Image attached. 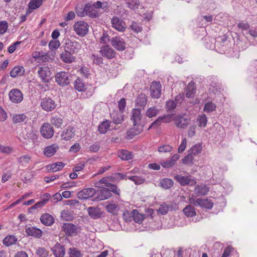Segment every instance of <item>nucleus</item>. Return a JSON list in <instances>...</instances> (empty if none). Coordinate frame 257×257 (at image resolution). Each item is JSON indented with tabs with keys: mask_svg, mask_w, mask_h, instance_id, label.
Listing matches in <instances>:
<instances>
[{
	"mask_svg": "<svg viewBox=\"0 0 257 257\" xmlns=\"http://www.w3.org/2000/svg\"><path fill=\"white\" fill-rule=\"evenodd\" d=\"M103 192L93 188H87L79 191L77 194V197L81 200L90 199L93 201H98L109 198V193L105 195Z\"/></svg>",
	"mask_w": 257,
	"mask_h": 257,
	"instance_id": "1",
	"label": "nucleus"
},
{
	"mask_svg": "<svg viewBox=\"0 0 257 257\" xmlns=\"http://www.w3.org/2000/svg\"><path fill=\"white\" fill-rule=\"evenodd\" d=\"M131 113V120L133 122L134 127L127 132L130 139H132L135 136L140 134L143 131V127L140 125L142 117L141 110L138 108H134Z\"/></svg>",
	"mask_w": 257,
	"mask_h": 257,
	"instance_id": "2",
	"label": "nucleus"
},
{
	"mask_svg": "<svg viewBox=\"0 0 257 257\" xmlns=\"http://www.w3.org/2000/svg\"><path fill=\"white\" fill-rule=\"evenodd\" d=\"M95 187L101 188L98 190V191H103V194L106 195L109 193V198L111 196V191H112V177H105L94 183Z\"/></svg>",
	"mask_w": 257,
	"mask_h": 257,
	"instance_id": "3",
	"label": "nucleus"
},
{
	"mask_svg": "<svg viewBox=\"0 0 257 257\" xmlns=\"http://www.w3.org/2000/svg\"><path fill=\"white\" fill-rule=\"evenodd\" d=\"M73 27L75 33L80 37L85 36L88 32L89 25L83 21L76 22Z\"/></svg>",
	"mask_w": 257,
	"mask_h": 257,
	"instance_id": "4",
	"label": "nucleus"
},
{
	"mask_svg": "<svg viewBox=\"0 0 257 257\" xmlns=\"http://www.w3.org/2000/svg\"><path fill=\"white\" fill-rule=\"evenodd\" d=\"M173 121L176 127L184 128L188 125L190 119L185 114H180L175 115Z\"/></svg>",
	"mask_w": 257,
	"mask_h": 257,
	"instance_id": "5",
	"label": "nucleus"
},
{
	"mask_svg": "<svg viewBox=\"0 0 257 257\" xmlns=\"http://www.w3.org/2000/svg\"><path fill=\"white\" fill-rule=\"evenodd\" d=\"M174 179L182 186H193L196 183L195 179L190 175L182 176L178 174L174 176Z\"/></svg>",
	"mask_w": 257,
	"mask_h": 257,
	"instance_id": "6",
	"label": "nucleus"
},
{
	"mask_svg": "<svg viewBox=\"0 0 257 257\" xmlns=\"http://www.w3.org/2000/svg\"><path fill=\"white\" fill-rule=\"evenodd\" d=\"M189 201L196 206H200L202 208L210 209L212 208L213 203L208 199H197L196 200L191 198Z\"/></svg>",
	"mask_w": 257,
	"mask_h": 257,
	"instance_id": "7",
	"label": "nucleus"
},
{
	"mask_svg": "<svg viewBox=\"0 0 257 257\" xmlns=\"http://www.w3.org/2000/svg\"><path fill=\"white\" fill-rule=\"evenodd\" d=\"M70 75L68 72L61 71L58 72L55 76V81L60 86H65L70 83Z\"/></svg>",
	"mask_w": 257,
	"mask_h": 257,
	"instance_id": "8",
	"label": "nucleus"
},
{
	"mask_svg": "<svg viewBox=\"0 0 257 257\" xmlns=\"http://www.w3.org/2000/svg\"><path fill=\"white\" fill-rule=\"evenodd\" d=\"M64 49L70 52L73 54H77L82 49L81 44L76 41L68 40L65 43Z\"/></svg>",
	"mask_w": 257,
	"mask_h": 257,
	"instance_id": "9",
	"label": "nucleus"
},
{
	"mask_svg": "<svg viewBox=\"0 0 257 257\" xmlns=\"http://www.w3.org/2000/svg\"><path fill=\"white\" fill-rule=\"evenodd\" d=\"M125 105V100L124 98H122L118 102L119 112L117 113V116L116 117L115 116L113 117V123L116 124H121L124 117L122 110L124 109Z\"/></svg>",
	"mask_w": 257,
	"mask_h": 257,
	"instance_id": "10",
	"label": "nucleus"
},
{
	"mask_svg": "<svg viewBox=\"0 0 257 257\" xmlns=\"http://www.w3.org/2000/svg\"><path fill=\"white\" fill-rule=\"evenodd\" d=\"M38 74L41 80L46 83L49 81L52 72L48 66H43L39 68Z\"/></svg>",
	"mask_w": 257,
	"mask_h": 257,
	"instance_id": "11",
	"label": "nucleus"
},
{
	"mask_svg": "<svg viewBox=\"0 0 257 257\" xmlns=\"http://www.w3.org/2000/svg\"><path fill=\"white\" fill-rule=\"evenodd\" d=\"M9 97L12 102L19 103L23 99V94L19 89L14 88L10 91Z\"/></svg>",
	"mask_w": 257,
	"mask_h": 257,
	"instance_id": "12",
	"label": "nucleus"
},
{
	"mask_svg": "<svg viewBox=\"0 0 257 257\" xmlns=\"http://www.w3.org/2000/svg\"><path fill=\"white\" fill-rule=\"evenodd\" d=\"M41 135L45 139H49L53 137L54 131L53 127L49 123H44L40 129Z\"/></svg>",
	"mask_w": 257,
	"mask_h": 257,
	"instance_id": "13",
	"label": "nucleus"
},
{
	"mask_svg": "<svg viewBox=\"0 0 257 257\" xmlns=\"http://www.w3.org/2000/svg\"><path fill=\"white\" fill-rule=\"evenodd\" d=\"M62 230L68 236H75L77 234V227L72 223H64L62 226Z\"/></svg>",
	"mask_w": 257,
	"mask_h": 257,
	"instance_id": "14",
	"label": "nucleus"
},
{
	"mask_svg": "<svg viewBox=\"0 0 257 257\" xmlns=\"http://www.w3.org/2000/svg\"><path fill=\"white\" fill-rule=\"evenodd\" d=\"M41 106L42 109L47 111H51L55 108L56 104L52 99L44 98L41 101Z\"/></svg>",
	"mask_w": 257,
	"mask_h": 257,
	"instance_id": "15",
	"label": "nucleus"
},
{
	"mask_svg": "<svg viewBox=\"0 0 257 257\" xmlns=\"http://www.w3.org/2000/svg\"><path fill=\"white\" fill-rule=\"evenodd\" d=\"M76 130L74 127L68 126L64 129L61 134V139L65 141H70L75 135Z\"/></svg>",
	"mask_w": 257,
	"mask_h": 257,
	"instance_id": "16",
	"label": "nucleus"
},
{
	"mask_svg": "<svg viewBox=\"0 0 257 257\" xmlns=\"http://www.w3.org/2000/svg\"><path fill=\"white\" fill-rule=\"evenodd\" d=\"M161 84L160 82L154 81L151 86V95L152 97L159 98L161 94Z\"/></svg>",
	"mask_w": 257,
	"mask_h": 257,
	"instance_id": "17",
	"label": "nucleus"
},
{
	"mask_svg": "<svg viewBox=\"0 0 257 257\" xmlns=\"http://www.w3.org/2000/svg\"><path fill=\"white\" fill-rule=\"evenodd\" d=\"M59 145L56 143L48 146L44 149V155L47 157H51L59 150Z\"/></svg>",
	"mask_w": 257,
	"mask_h": 257,
	"instance_id": "18",
	"label": "nucleus"
},
{
	"mask_svg": "<svg viewBox=\"0 0 257 257\" xmlns=\"http://www.w3.org/2000/svg\"><path fill=\"white\" fill-rule=\"evenodd\" d=\"M70 52L68 51L66 49H64V51L60 55V58L65 63H72L75 60V57Z\"/></svg>",
	"mask_w": 257,
	"mask_h": 257,
	"instance_id": "19",
	"label": "nucleus"
},
{
	"mask_svg": "<svg viewBox=\"0 0 257 257\" xmlns=\"http://www.w3.org/2000/svg\"><path fill=\"white\" fill-rule=\"evenodd\" d=\"M26 232L28 235L32 236L37 238H40L43 234V232L40 229L33 226L26 228Z\"/></svg>",
	"mask_w": 257,
	"mask_h": 257,
	"instance_id": "20",
	"label": "nucleus"
},
{
	"mask_svg": "<svg viewBox=\"0 0 257 257\" xmlns=\"http://www.w3.org/2000/svg\"><path fill=\"white\" fill-rule=\"evenodd\" d=\"M52 251L56 257H63L65 253L64 247L60 243H57L53 247Z\"/></svg>",
	"mask_w": 257,
	"mask_h": 257,
	"instance_id": "21",
	"label": "nucleus"
},
{
	"mask_svg": "<svg viewBox=\"0 0 257 257\" xmlns=\"http://www.w3.org/2000/svg\"><path fill=\"white\" fill-rule=\"evenodd\" d=\"M100 53L103 57L108 59L112 58V50L110 47V45H106L102 46Z\"/></svg>",
	"mask_w": 257,
	"mask_h": 257,
	"instance_id": "22",
	"label": "nucleus"
},
{
	"mask_svg": "<svg viewBox=\"0 0 257 257\" xmlns=\"http://www.w3.org/2000/svg\"><path fill=\"white\" fill-rule=\"evenodd\" d=\"M25 71L24 67L22 66H16L10 71V75L12 77L15 78L17 76L23 75Z\"/></svg>",
	"mask_w": 257,
	"mask_h": 257,
	"instance_id": "23",
	"label": "nucleus"
},
{
	"mask_svg": "<svg viewBox=\"0 0 257 257\" xmlns=\"http://www.w3.org/2000/svg\"><path fill=\"white\" fill-rule=\"evenodd\" d=\"M113 28L118 31L123 32L126 29V25L122 20L113 17Z\"/></svg>",
	"mask_w": 257,
	"mask_h": 257,
	"instance_id": "24",
	"label": "nucleus"
},
{
	"mask_svg": "<svg viewBox=\"0 0 257 257\" xmlns=\"http://www.w3.org/2000/svg\"><path fill=\"white\" fill-rule=\"evenodd\" d=\"M51 195L49 193H45L42 195L41 197V200L35 203L32 207L33 208L37 209L41 208L44 206L49 201Z\"/></svg>",
	"mask_w": 257,
	"mask_h": 257,
	"instance_id": "25",
	"label": "nucleus"
},
{
	"mask_svg": "<svg viewBox=\"0 0 257 257\" xmlns=\"http://www.w3.org/2000/svg\"><path fill=\"white\" fill-rule=\"evenodd\" d=\"M147 102V96L144 93H141L136 98V106L144 108L146 105Z\"/></svg>",
	"mask_w": 257,
	"mask_h": 257,
	"instance_id": "26",
	"label": "nucleus"
},
{
	"mask_svg": "<svg viewBox=\"0 0 257 257\" xmlns=\"http://www.w3.org/2000/svg\"><path fill=\"white\" fill-rule=\"evenodd\" d=\"M65 164L60 162L49 164L46 166V168L48 171L55 172L62 170Z\"/></svg>",
	"mask_w": 257,
	"mask_h": 257,
	"instance_id": "27",
	"label": "nucleus"
},
{
	"mask_svg": "<svg viewBox=\"0 0 257 257\" xmlns=\"http://www.w3.org/2000/svg\"><path fill=\"white\" fill-rule=\"evenodd\" d=\"M40 220L43 224L48 226L51 225L54 222L53 217L48 213L43 214L41 217Z\"/></svg>",
	"mask_w": 257,
	"mask_h": 257,
	"instance_id": "28",
	"label": "nucleus"
},
{
	"mask_svg": "<svg viewBox=\"0 0 257 257\" xmlns=\"http://www.w3.org/2000/svg\"><path fill=\"white\" fill-rule=\"evenodd\" d=\"M185 91L186 96L187 98L193 97L196 92L195 83L193 81L189 82L187 86Z\"/></svg>",
	"mask_w": 257,
	"mask_h": 257,
	"instance_id": "29",
	"label": "nucleus"
},
{
	"mask_svg": "<svg viewBox=\"0 0 257 257\" xmlns=\"http://www.w3.org/2000/svg\"><path fill=\"white\" fill-rule=\"evenodd\" d=\"M118 156L122 160H130L133 158V153L126 150H121L118 152Z\"/></svg>",
	"mask_w": 257,
	"mask_h": 257,
	"instance_id": "30",
	"label": "nucleus"
},
{
	"mask_svg": "<svg viewBox=\"0 0 257 257\" xmlns=\"http://www.w3.org/2000/svg\"><path fill=\"white\" fill-rule=\"evenodd\" d=\"M131 216L133 218L135 222L141 224L144 219V215L134 209L131 212Z\"/></svg>",
	"mask_w": 257,
	"mask_h": 257,
	"instance_id": "31",
	"label": "nucleus"
},
{
	"mask_svg": "<svg viewBox=\"0 0 257 257\" xmlns=\"http://www.w3.org/2000/svg\"><path fill=\"white\" fill-rule=\"evenodd\" d=\"M113 47L118 51L124 50L125 45L123 40L119 37L113 38Z\"/></svg>",
	"mask_w": 257,
	"mask_h": 257,
	"instance_id": "32",
	"label": "nucleus"
},
{
	"mask_svg": "<svg viewBox=\"0 0 257 257\" xmlns=\"http://www.w3.org/2000/svg\"><path fill=\"white\" fill-rule=\"evenodd\" d=\"M50 122L56 128H60L63 124V120L61 117L58 115H53L51 117Z\"/></svg>",
	"mask_w": 257,
	"mask_h": 257,
	"instance_id": "33",
	"label": "nucleus"
},
{
	"mask_svg": "<svg viewBox=\"0 0 257 257\" xmlns=\"http://www.w3.org/2000/svg\"><path fill=\"white\" fill-rule=\"evenodd\" d=\"M209 189L206 185L201 184L195 188V193L197 196L205 195L208 192Z\"/></svg>",
	"mask_w": 257,
	"mask_h": 257,
	"instance_id": "34",
	"label": "nucleus"
},
{
	"mask_svg": "<svg viewBox=\"0 0 257 257\" xmlns=\"http://www.w3.org/2000/svg\"><path fill=\"white\" fill-rule=\"evenodd\" d=\"M159 184L163 189H169L173 186L174 182L171 179L163 178L160 180Z\"/></svg>",
	"mask_w": 257,
	"mask_h": 257,
	"instance_id": "35",
	"label": "nucleus"
},
{
	"mask_svg": "<svg viewBox=\"0 0 257 257\" xmlns=\"http://www.w3.org/2000/svg\"><path fill=\"white\" fill-rule=\"evenodd\" d=\"M159 112V109L157 108L156 106H152L147 109L146 115L149 118H152L157 116Z\"/></svg>",
	"mask_w": 257,
	"mask_h": 257,
	"instance_id": "36",
	"label": "nucleus"
},
{
	"mask_svg": "<svg viewBox=\"0 0 257 257\" xmlns=\"http://www.w3.org/2000/svg\"><path fill=\"white\" fill-rule=\"evenodd\" d=\"M202 150V145L200 143L197 144L193 146L188 151L189 153L193 156H197L200 154Z\"/></svg>",
	"mask_w": 257,
	"mask_h": 257,
	"instance_id": "37",
	"label": "nucleus"
},
{
	"mask_svg": "<svg viewBox=\"0 0 257 257\" xmlns=\"http://www.w3.org/2000/svg\"><path fill=\"white\" fill-rule=\"evenodd\" d=\"M17 241V238L15 235H8L3 240V243L7 246L15 244Z\"/></svg>",
	"mask_w": 257,
	"mask_h": 257,
	"instance_id": "38",
	"label": "nucleus"
},
{
	"mask_svg": "<svg viewBox=\"0 0 257 257\" xmlns=\"http://www.w3.org/2000/svg\"><path fill=\"white\" fill-rule=\"evenodd\" d=\"M61 217L66 221L72 220L74 218L73 212L68 210H64L61 213Z\"/></svg>",
	"mask_w": 257,
	"mask_h": 257,
	"instance_id": "39",
	"label": "nucleus"
},
{
	"mask_svg": "<svg viewBox=\"0 0 257 257\" xmlns=\"http://www.w3.org/2000/svg\"><path fill=\"white\" fill-rule=\"evenodd\" d=\"M207 118L205 114L199 115L197 118V122L200 127H205L207 122Z\"/></svg>",
	"mask_w": 257,
	"mask_h": 257,
	"instance_id": "40",
	"label": "nucleus"
},
{
	"mask_svg": "<svg viewBox=\"0 0 257 257\" xmlns=\"http://www.w3.org/2000/svg\"><path fill=\"white\" fill-rule=\"evenodd\" d=\"M127 179L133 181L136 185H141L143 184L146 179L141 176H128Z\"/></svg>",
	"mask_w": 257,
	"mask_h": 257,
	"instance_id": "41",
	"label": "nucleus"
},
{
	"mask_svg": "<svg viewBox=\"0 0 257 257\" xmlns=\"http://www.w3.org/2000/svg\"><path fill=\"white\" fill-rule=\"evenodd\" d=\"M110 127V122L106 120L102 122L98 127V131L101 134H105Z\"/></svg>",
	"mask_w": 257,
	"mask_h": 257,
	"instance_id": "42",
	"label": "nucleus"
},
{
	"mask_svg": "<svg viewBox=\"0 0 257 257\" xmlns=\"http://www.w3.org/2000/svg\"><path fill=\"white\" fill-rule=\"evenodd\" d=\"M88 213L89 215L93 218H98L100 216V214L98 209L89 207L87 209Z\"/></svg>",
	"mask_w": 257,
	"mask_h": 257,
	"instance_id": "43",
	"label": "nucleus"
},
{
	"mask_svg": "<svg viewBox=\"0 0 257 257\" xmlns=\"http://www.w3.org/2000/svg\"><path fill=\"white\" fill-rule=\"evenodd\" d=\"M183 212L188 217H193L196 215V212L194 208L188 205L183 209Z\"/></svg>",
	"mask_w": 257,
	"mask_h": 257,
	"instance_id": "44",
	"label": "nucleus"
},
{
	"mask_svg": "<svg viewBox=\"0 0 257 257\" xmlns=\"http://www.w3.org/2000/svg\"><path fill=\"white\" fill-rule=\"evenodd\" d=\"M27 118V116L25 114H15L13 117V122L16 124L24 122Z\"/></svg>",
	"mask_w": 257,
	"mask_h": 257,
	"instance_id": "45",
	"label": "nucleus"
},
{
	"mask_svg": "<svg viewBox=\"0 0 257 257\" xmlns=\"http://www.w3.org/2000/svg\"><path fill=\"white\" fill-rule=\"evenodd\" d=\"M31 161V157L29 155H26L20 157L18 159V162L23 166H26Z\"/></svg>",
	"mask_w": 257,
	"mask_h": 257,
	"instance_id": "46",
	"label": "nucleus"
},
{
	"mask_svg": "<svg viewBox=\"0 0 257 257\" xmlns=\"http://www.w3.org/2000/svg\"><path fill=\"white\" fill-rule=\"evenodd\" d=\"M74 87L78 91H82L85 90V85L84 83L79 78L76 79L75 81Z\"/></svg>",
	"mask_w": 257,
	"mask_h": 257,
	"instance_id": "47",
	"label": "nucleus"
},
{
	"mask_svg": "<svg viewBox=\"0 0 257 257\" xmlns=\"http://www.w3.org/2000/svg\"><path fill=\"white\" fill-rule=\"evenodd\" d=\"M194 156L189 153L186 156L182 159V162L184 164L190 165L194 163Z\"/></svg>",
	"mask_w": 257,
	"mask_h": 257,
	"instance_id": "48",
	"label": "nucleus"
},
{
	"mask_svg": "<svg viewBox=\"0 0 257 257\" xmlns=\"http://www.w3.org/2000/svg\"><path fill=\"white\" fill-rule=\"evenodd\" d=\"M216 105L212 102L206 103L204 107L203 110L206 112H211L216 109Z\"/></svg>",
	"mask_w": 257,
	"mask_h": 257,
	"instance_id": "49",
	"label": "nucleus"
},
{
	"mask_svg": "<svg viewBox=\"0 0 257 257\" xmlns=\"http://www.w3.org/2000/svg\"><path fill=\"white\" fill-rule=\"evenodd\" d=\"M174 116L175 115L173 114H168L159 117L162 122L169 123L173 120Z\"/></svg>",
	"mask_w": 257,
	"mask_h": 257,
	"instance_id": "50",
	"label": "nucleus"
},
{
	"mask_svg": "<svg viewBox=\"0 0 257 257\" xmlns=\"http://www.w3.org/2000/svg\"><path fill=\"white\" fill-rule=\"evenodd\" d=\"M33 57L35 59H38L39 61H45L48 59V57L47 54H43L42 53L39 52H35L33 54Z\"/></svg>",
	"mask_w": 257,
	"mask_h": 257,
	"instance_id": "51",
	"label": "nucleus"
},
{
	"mask_svg": "<svg viewBox=\"0 0 257 257\" xmlns=\"http://www.w3.org/2000/svg\"><path fill=\"white\" fill-rule=\"evenodd\" d=\"M69 257H81L82 253L80 251L74 247L70 248L68 251Z\"/></svg>",
	"mask_w": 257,
	"mask_h": 257,
	"instance_id": "52",
	"label": "nucleus"
},
{
	"mask_svg": "<svg viewBox=\"0 0 257 257\" xmlns=\"http://www.w3.org/2000/svg\"><path fill=\"white\" fill-rule=\"evenodd\" d=\"M177 103L176 101L169 100L166 103L165 107L167 111L173 110L176 107Z\"/></svg>",
	"mask_w": 257,
	"mask_h": 257,
	"instance_id": "53",
	"label": "nucleus"
},
{
	"mask_svg": "<svg viewBox=\"0 0 257 257\" xmlns=\"http://www.w3.org/2000/svg\"><path fill=\"white\" fill-rule=\"evenodd\" d=\"M100 43L103 45H112V40H110L107 34L103 33L100 39Z\"/></svg>",
	"mask_w": 257,
	"mask_h": 257,
	"instance_id": "54",
	"label": "nucleus"
},
{
	"mask_svg": "<svg viewBox=\"0 0 257 257\" xmlns=\"http://www.w3.org/2000/svg\"><path fill=\"white\" fill-rule=\"evenodd\" d=\"M130 29L136 33L141 32L143 30L141 25L135 22H132L131 25L130 26Z\"/></svg>",
	"mask_w": 257,
	"mask_h": 257,
	"instance_id": "55",
	"label": "nucleus"
},
{
	"mask_svg": "<svg viewBox=\"0 0 257 257\" xmlns=\"http://www.w3.org/2000/svg\"><path fill=\"white\" fill-rule=\"evenodd\" d=\"M128 8L131 9L138 8L140 5L139 0H130L126 3Z\"/></svg>",
	"mask_w": 257,
	"mask_h": 257,
	"instance_id": "56",
	"label": "nucleus"
},
{
	"mask_svg": "<svg viewBox=\"0 0 257 257\" xmlns=\"http://www.w3.org/2000/svg\"><path fill=\"white\" fill-rule=\"evenodd\" d=\"M173 148L169 145H164L158 148L160 153H168L172 151Z\"/></svg>",
	"mask_w": 257,
	"mask_h": 257,
	"instance_id": "57",
	"label": "nucleus"
},
{
	"mask_svg": "<svg viewBox=\"0 0 257 257\" xmlns=\"http://www.w3.org/2000/svg\"><path fill=\"white\" fill-rule=\"evenodd\" d=\"M8 28V22L6 21L0 22V35L5 34Z\"/></svg>",
	"mask_w": 257,
	"mask_h": 257,
	"instance_id": "58",
	"label": "nucleus"
},
{
	"mask_svg": "<svg viewBox=\"0 0 257 257\" xmlns=\"http://www.w3.org/2000/svg\"><path fill=\"white\" fill-rule=\"evenodd\" d=\"M93 10V8L91 6L86 5L84 8V12L87 15H88L91 17H95L96 16V13H92V11Z\"/></svg>",
	"mask_w": 257,
	"mask_h": 257,
	"instance_id": "59",
	"label": "nucleus"
},
{
	"mask_svg": "<svg viewBox=\"0 0 257 257\" xmlns=\"http://www.w3.org/2000/svg\"><path fill=\"white\" fill-rule=\"evenodd\" d=\"M13 149L12 147L10 146H4L0 144V152L9 154L12 152Z\"/></svg>",
	"mask_w": 257,
	"mask_h": 257,
	"instance_id": "60",
	"label": "nucleus"
},
{
	"mask_svg": "<svg viewBox=\"0 0 257 257\" xmlns=\"http://www.w3.org/2000/svg\"><path fill=\"white\" fill-rule=\"evenodd\" d=\"M60 43L59 41L51 40L49 43V47L51 50L56 49L59 47Z\"/></svg>",
	"mask_w": 257,
	"mask_h": 257,
	"instance_id": "61",
	"label": "nucleus"
},
{
	"mask_svg": "<svg viewBox=\"0 0 257 257\" xmlns=\"http://www.w3.org/2000/svg\"><path fill=\"white\" fill-rule=\"evenodd\" d=\"M169 206L166 204L161 205L158 210V212L162 215L166 214L169 211Z\"/></svg>",
	"mask_w": 257,
	"mask_h": 257,
	"instance_id": "62",
	"label": "nucleus"
},
{
	"mask_svg": "<svg viewBox=\"0 0 257 257\" xmlns=\"http://www.w3.org/2000/svg\"><path fill=\"white\" fill-rule=\"evenodd\" d=\"M186 145H187V140L186 138H183L182 139V142L181 144L180 145L178 151V153H182L186 149Z\"/></svg>",
	"mask_w": 257,
	"mask_h": 257,
	"instance_id": "63",
	"label": "nucleus"
},
{
	"mask_svg": "<svg viewBox=\"0 0 257 257\" xmlns=\"http://www.w3.org/2000/svg\"><path fill=\"white\" fill-rule=\"evenodd\" d=\"M196 126L195 125H193L189 127L187 132L188 136L189 137L191 138L195 136L196 133Z\"/></svg>",
	"mask_w": 257,
	"mask_h": 257,
	"instance_id": "64",
	"label": "nucleus"
}]
</instances>
